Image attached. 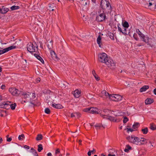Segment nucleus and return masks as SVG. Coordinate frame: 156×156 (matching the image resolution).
Instances as JSON below:
<instances>
[{"mask_svg": "<svg viewBox=\"0 0 156 156\" xmlns=\"http://www.w3.org/2000/svg\"><path fill=\"white\" fill-rule=\"evenodd\" d=\"M37 46L35 43L34 44L30 43L27 44V50L30 52H35L37 50Z\"/></svg>", "mask_w": 156, "mask_h": 156, "instance_id": "nucleus-1", "label": "nucleus"}, {"mask_svg": "<svg viewBox=\"0 0 156 156\" xmlns=\"http://www.w3.org/2000/svg\"><path fill=\"white\" fill-rule=\"evenodd\" d=\"M108 97L110 100L115 101H119L122 99V97L118 94H112L108 93Z\"/></svg>", "mask_w": 156, "mask_h": 156, "instance_id": "nucleus-2", "label": "nucleus"}, {"mask_svg": "<svg viewBox=\"0 0 156 156\" xmlns=\"http://www.w3.org/2000/svg\"><path fill=\"white\" fill-rule=\"evenodd\" d=\"M126 139L129 142L136 145H139L140 140L139 138L131 135V136H127Z\"/></svg>", "mask_w": 156, "mask_h": 156, "instance_id": "nucleus-3", "label": "nucleus"}, {"mask_svg": "<svg viewBox=\"0 0 156 156\" xmlns=\"http://www.w3.org/2000/svg\"><path fill=\"white\" fill-rule=\"evenodd\" d=\"M136 32L140 38V39L144 42L147 43L148 41L149 38L147 36H145L138 29L136 30Z\"/></svg>", "mask_w": 156, "mask_h": 156, "instance_id": "nucleus-4", "label": "nucleus"}, {"mask_svg": "<svg viewBox=\"0 0 156 156\" xmlns=\"http://www.w3.org/2000/svg\"><path fill=\"white\" fill-rule=\"evenodd\" d=\"M9 90L13 95L18 96L20 93V90L15 88H10L9 89Z\"/></svg>", "mask_w": 156, "mask_h": 156, "instance_id": "nucleus-5", "label": "nucleus"}, {"mask_svg": "<svg viewBox=\"0 0 156 156\" xmlns=\"http://www.w3.org/2000/svg\"><path fill=\"white\" fill-rule=\"evenodd\" d=\"M16 48V47L15 46L12 45L11 46H10L7 48H5L2 50H0V55L4 53H5L7 52L9 50H12L13 49H15Z\"/></svg>", "mask_w": 156, "mask_h": 156, "instance_id": "nucleus-6", "label": "nucleus"}, {"mask_svg": "<svg viewBox=\"0 0 156 156\" xmlns=\"http://www.w3.org/2000/svg\"><path fill=\"white\" fill-rule=\"evenodd\" d=\"M103 35V34H101V36L100 35L98 36V37L97 39V43L99 45V46L100 48H102L103 47V44L101 41V39L103 37L102 36Z\"/></svg>", "mask_w": 156, "mask_h": 156, "instance_id": "nucleus-7", "label": "nucleus"}, {"mask_svg": "<svg viewBox=\"0 0 156 156\" xmlns=\"http://www.w3.org/2000/svg\"><path fill=\"white\" fill-rule=\"evenodd\" d=\"M108 67H110L111 69H114L115 68V63L112 59H108Z\"/></svg>", "mask_w": 156, "mask_h": 156, "instance_id": "nucleus-8", "label": "nucleus"}, {"mask_svg": "<svg viewBox=\"0 0 156 156\" xmlns=\"http://www.w3.org/2000/svg\"><path fill=\"white\" fill-rule=\"evenodd\" d=\"M99 110L96 108L90 107V113L94 114H98L99 113L98 112Z\"/></svg>", "mask_w": 156, "mask_h": 156, "instance_id": "nucleus-9", "label": "nucleus"}, {"mask_svg": "<svg viewBox=\"0 0 156 156\" xmlns=\"http://www.w3.org/2000/svg\"><path fill=\"white\" fill-rule=\"evenodd\" d=\"M108 9H109L110 11H108V12H109L110 14L112 16L114 13V8L112 7L111 5L110 4L109 2H108Z\"/></svg>", "mask_w": 156, "mask_h": 156, "instance_id": "nucleus-10", "label": "nucleus"}, {"mask_svg": "<svg viewBox=\"0 0 156 156\" xmlns=\"http://www.w3.org/2000/svg\"><path fill=\"white\" fill-rule=\"evenodd\" d=\"M107 112V109H104L103 111L101 112L100 114V115L103 119H107V115L105 114Z\"/></svg>", "mask_w": 156, "mask_h": 156, "instance_id": "nucleus-11", "label": "nucleus"}, {"mask_svg": "<svg viewBox=\"0 0 156 156\" xmlns=\"http://www.w3.org/2000/svg\"><path fill=\"white\" fill-rule=\"evenodd\" d=\"M105 19V16L103 14H101L97 16L96 20L98 21H101Z\"/></svg>", "mask_w": 156, "mask_h": 156, "instance_id": "nucleus-12", "label": "nucleus"}, {"mask_svg": "<svg viewBox=\"0 0 156 156\" xmlns=\"http://www.w3.org/2000/svg\"><path fill=\"white\" fill-rule=\"evenodd\" d=\"M9 11V9L4 6H2L1 8L0 13L2 14H5Z\"/></svg>", "mask_w": 156, "mask_h": 156, "instance_id": "nucleus-13", "label": "nucleus"}, {"mask_svg": "<svg viewBox=\"0 0 156 156\" xmlns=\"http://www.w3.org/2000/svg\"><path fill=\"white\" fill-rule=\"evenodd\" d=\"M80 93L81 91L77 89L74 91L73 94L76 98H78L80 96Z\"/></svg>", "mask_w": 156, "mask_h": 156, "instance_id": "nucleus-14", "label": "nucleus"}, {"mask_svg": "<svg viewBox=\"0 0 156 156\" xmlns=\"http://www.w3.org/2000/svg\"><path fill=\"white\" fill-rule=\"evenodd\" d=\"M49 57L52 58H56L58 57L55 52L52 50H51L50 51Z\"/></svg>", "mask_w": 156, "mask_h": 156, "instance_id": "nucleus-15", "label": "nucleus"}, {"mask_svg": "<svg viewBox=\"0 0 156 156\" xmlns=\"http://www.w3.org/2000/svg\"><path fill=\"white\" fill-rule=\"evenodd\" d=\"M30 103L32 105H34V104L32 102V101L36 97L35 94L34 93H30Z\"/></svg>", "mask_w": 156, "mask_h": 156, "instance_id": "nucleus-16", "label": "nucleus"}, {"mask_svg": "<svg viewBox=\"0 0 156 156\" xmlns=\"http://www.w3.org/2000/svg\"><path fill=\"white\" fill-rule=\"evenodd\" d=\"M139 139L140 140L139 143V145H141L142 144H144L145 143H147V140L145 139L141 138H139Z\"/></svg>", "mask_w": 156, "mask_h": 156, "instance_id": "nucleus-17", "label": "nucleus"}, {"mask_svg": "<svg viewBox=\"0 0 156 156\" xmlns=\"http://www.w3.org/2000/svg\"><path fill=\"white\" fill-rule=\"evenodd\" d=\"M52 106L56 108L57 109H61L63 108V107L62 105L60 104H56L55 103L53 104Z\"/></svg>", "mask_w": 156, "mask_h": 156, "instance_id": "nucleus-18", "label": "nucleus"}, {"mask_svg": "<svg viewBox=\"0 0 156 156\" xmlns=\"http://www.w3.org/2000/svg\"><path fill=\"white\" fill-rule=\"evenodd\" d=\"M122 26L123 27L124 30V31L126 32V29L128 28L129 27V25L128 23L126 21H125L123 24H122Z\"/></svg>", "mask_w": 156, "mask_h": 156, "instance_id": "nucleus-19", "label": "nucleus"}, {"mask_svg": "<svg viewBox=\"0 0 156 156\" xmlns=\"http://www.w3.org/2000/svg\"><path fill=\"white\" fill-rule=\"evenodd\" d=\"M92 73L93 75L94 76L95 78L97 81H99L100 80V77L96 74V72L94 70L92 71Z\"/></svg>", "mask_w": 156, "mask_h": 156, "instance_id": "nucleus-20", "label": "nucleus"}, {"mask_svg": "<svg viewBox=\"0 0 156 156\" xmlns=\"http://www.w3.org/2000/svg\"><path fill=\"white\" fill-rule=\"evenodd\" d=\"M107 56V54L105 53H100L98 55V56L100 58H105Z\"/></svg>", "mask_w": 156, "mask_h": 156, "instance_id": "nucleus-21", "label": "nucleus"}, {"mask_svg": "<svg viewBox=\"0 0 156 156\" xmlns=\"http://www.w3.org/2000/svg\"><path fill=\"white\" fill-rule=\"evenodd\" d=\"M149 88V87L148 86H144L142 87L140 89V91L141 92H142L144 91H145L147 89H148Z\"/></svg>", "mask_w": 156, "mask_h": 156, "instance_id": "nucleus-22", "label": "nucleus"}, {"mask_svg": "<svg viewBox=\"0 0 156 156\" xmlns=\"http://www.w3.org/2000/svg\"><path fill=\"white\" fill-rule=\"evenodd\" d=\"M23 95V98L24 99H27V98H30V93L29 92L28 93H23L22 94Z\"/></svg>", "mask_w": 156, "mask_h": 156, "instance_id": "nucleus-23", "label": "nucleus"}, {"mask_svg": "<svg viewBox=\"0 0 156 156\" xmlns=\"http://www.w3.org/2000/svg\"><path fill=\"white\" fill-rule=\"evenodd\" d=\"M117 27H118V29L119 31H120L123 34H126V32H125V31H124V30H122V29H121V25L119 23L118 24Z\"/></svg>", "mask_w": 156, "mask_h": 156, "instance_id": "nucleus-24", "label": "nucleus"}, {"mask_svg": "<svg viewBox=\"0 0 156 156\" xmlns=\"http://www.w3.org/2000/svg\"><path fill=\"white\" fill-rule=\"evenodd\" d=\"M153 100L151 98H147L146 99L145 101L146 104H150L152 103L153 102Z\"/></svg>", "mask_w": 156, "mask_h": 156, "instance_id": "nucleus-25", "label": "nucleus"}, {"mask_svg": "<svg viewBox=\"0 0 156 156\" xmlns=\"http://www.w3.org/2000/svg\"><path fill=\"white\" fill-rule=\"evenodd\" d=\"M101 5L102 7L104 6H106L107 7V0H101Z\"/></svg>", "mask_w": 156, "mask_h": 156, "instance_id": "nucleus-26", "label": "nucleus"}, {"mask_svg": "<svg viewBox=\"0 0 156 156\" xmlns=\"http://www.w3.org/2000/svg\"><path fill=\"white\" fill-rule=\"evenodd\" d=\"M10 102L7 101L5 102V108L6 109H8L10 108Z\"/></svg>", "mask_w": 156, "mask_h": 156, "instance_id": "nucleus-27", "label": "nucleus"}, {"mask_svg": "<svg viewBox=\"0 0 156 156\" xmlns=\"http://www.w3.org/2000/svg\"><path fill=\"white\" fill-rule=\"evenodd\" d=\"M43 138V136L41 134H38L37 135L36 139L37 141H40Z\"/></svg>", "mask_w": 156, "mask_h": 156, "instance_id": "nucleus-28", "label": "nucleus"}, {"mask_svg": "<svg viewBox=\"0 0 156 156\" xmlns=\"http://www.w3.org/2000/svg\"><path fill=\"white\" fill-rule=\"evenodd\" d=\"M47 47L49 49H51L52 48V42L51 41H50L47 44Z\"/></svg>", "mask_w": 156, "mask_h": 156, "instance_id": "nucleus-29", "label": "nucleus"}, {"mask_svg": "<svg viewBox=\"0 0 156 156\" xmlns=\"http://www.w3.org/2000/svg\"><path fill=\"white\" fill-rule=\"evenodd\" d=\"M107 91L105 90H103L101 92V97H105L106 98L107 97L106 95ZM105 98L104 97H103Z\"/></svg>", "mask_w": 156, "mask_h": 156, "instance_id": "nucleus-30", "label": "nucleus"}, {"mask_svg": "<svg viewBox=\"0 0 156 156\" xmlns=\"http://www.w3.org/2000/svg\"><path fill=\"white\" fill-rule=\"evenodd\" d=\"M131 147L129 145H128L126 146L124 151L125 152H128L129 150L131 149Z\"/></svg>", "mask_w": 156, "mask_h": 156, "instance_id": "nucleus-31", "label": "nucleus"}, {"mask_svg": "<svg viewBox=\"0 0 156 156\" xmlns=\"http://www.w3.org/2000/svg\"><path fill=\"white\" fill-rule=\"evenodd\" d=\"M43 149V148L41 144H39L38 145L37 151L39 152H40Z\"/></svg>", "mask_w": 156, "mask_h": 156, "instance_id": "nucleus-32", "label": "nucleus"}, {"mask_svg": "<svg viewBox=\"0 0 156 156\" xmlns=\"http://www.w3.org/2000/svg\"><path fill=\"white\" fill-rule=\"evenodd\" d=\"M148 131V129L146 127L144 129H142V132L144 134H147Z\"/></svg>", "mask_w": 156, "mask_h": 156, "instance_id": "nucleus-33", "label": "nucleus"}, {"mask_svg": "<svg viewBox=\"0 0 156 156\" xmlns=\"http://www.w3.org/2000/svg\"><path fill=\"white\" fill-rule=\"evenodd\" d=\"M150 129L152 130H155L156 129V126L153 123L151 124Z\"/></svg>", "mask_w": 156, "mask_h": 156, "instance_id": "nucleus-34", "label": "nucleus"}, {"mask_svg": "<svg viewBox=\"0 0 156 156\" xmlns=\"http://www.w3.org/2000/svg\"><path fill=\"white\" fill-rule=\"evenodd\" d=\"M33 55L37 58H42V57L40 56V54L36 53L34 54Z\"/></svg>", "mask_w": 156, "mask_h": 156, "instance_id": "nucleus-35", "label": "nucleus"}, {"mask_svg": "<svg viewBox=\"0 0 156 156\" xmlns=\"http://www.w3.org/2000/svg\"><path fill=\"white\" fill-rule=\"evenodd\" d=\"M16 106V104L15 103L14 104L10 103V108L12 110H14L15 109Z\"/></svg>", "mask_w": 156, "mask_h": 156, "instance_id": "nucleus-36", "label": "nucleus"}, {"mask_svg": "<svg viewBox=\"0 0 156 156\" xmlns=\"http://www.w3.org/2000/svg\"><path fill=\"white\" fill-rule=\"evenodd\" d=\"M10 8L12 10H14L19 9V7L18 6L14 5L12 6Z\"/></svg>", "mask_w": 156, "mask_h": 156, "instance_id": "nucleus-37", "label": "nucleus"}, {"mask_svg": "<svg viewBox=\"0 0 156 156\" xmlns=\"http://www.w3.org/2000/svg\"><path fill=\"white\" fill-rule=\"evenodd\" d=\"M139 126V124L138 122L135 123L133 125V129H136Z\"/></svg>", "mask_w": 156, "mask_h": 156, "instance_id": "nucleus-38", "label": "nucleus"}, {"mask_svg": "<svg viewBox=\"0 0 156 156\" xmlns=\"http://www.w3.org/2000/svg\"><path fill=\"white\" fill-rule=\"evenodd\" d=\"M108 35L112 40H113L114 39V35L113 34L111 33V32L108 33Z\"/></svg>", "mask_w": 156, "mask_h": 156, "instance_id": "nucleus-39", "label": "nucleus"}, {"mask_svg": "<svg viewBox=\"0 0 156 156\" xmlns=\"http://www.w3.org/2000/svg\"><path fill=\"white\" fill-rule=\"evenodd\" d=\"M99 61L102 63H104L106 64V62H107V59H99Z\"/></svg>", "mask_w": 156, "mask_h": 156, "instance_id": "nucleus-40", "label": "nucleus"}, {"mask_svg": "<svg viewBox=\"0 0 156 156\" xmlns=\"http://www.w3.org/2000/svg\"><path fill=\"white\" fill-rule=\"evenodd\" d=\"M45 112L47 114H49L50 113V110L48 108H46L45 109Z\"/></svg>", "mask_w": 156, "mask_h": 156, "instance_id": "nucleus-41", "label": "nucleus"}, {"mask_svg": "<svg viewBox=\"0 0 156 156\" xmlns=\"http://www.w3.org/2000/svg\"><path fill=\"white\" fill-rule=\"evenodd\" d=\"M5 102H3L2 103L0 104V108H5Z\"/></svg>", "mask_w": 156, "mask_h": 156, "instance_id": "nucleus-42", "label": "nucleus"}, {"mask_svg": "<svg viewBox=\"0 0 156 156\" xmlns=\"http://www.w3.org/2000/svg\"><path fill=\"white\" fill-rule=\"evenodd\" d=\"M128 120V118L126 116H125L123 120V122L124 123H126Z\"/></svg>", "mask_w": 156, "mask_h": 156, "instance_id": "nucleus-43", "label": "nucleus"}, {"mask_svg": "<svg viewBox=\"0 0 156 156\" xmlns=\"http://www.w3.org/2000/svg\"><path fill=\"white\" fill-rule=\"evenodd\" d=\"M25 136L23 134H22L21 135H20L19 136L18 139L20 140H22L23 139L21 138V137L24 138Z\"/></svg>", "mask_w": 156, "mask_h": 156, "instance_id": "nucleus-44", "label": "nucleus"}, {"mask_svg": "<svg viewBox=\"0 0 156 156\" xmlns=\"http://www.w3.org/2000/svg\"><path fill=\"white\" fill-rule=\"evenodd\" d=\"M6 44V43H0V49H3L5 48L4 46Z\"/></svg>", "mask_w": 156, "mask_h": 156, "instance_id": "nucleus-45", "label": "nucleus"}, {"mask_svg": "<svg viewBox=\"0 0 156 156\" xmlns=\"http://www.w3.org/2000/svg\"><path fill=\"white\" fill-rule=\"evenodd\" d=\"M133 37L137 41L138 40V38L137 37V34L135 33H134L133 35Z\"/></svg>", "mask_w": 156, "mask_h": 156, "instance_id": "nucleus-46", "label": "nucleus"}, {"mask_svg": "<svg viewBox=\"0 0 156 156\" xmlns=\"http://www.w3.org/2000/svg\"><path fill=\"white\" fill-rule=\"evenodd\" d=\"M83 111L84 112H89L90 113V108H87L83 109Z\"/></svg>", "mask_w": 156, "mask_h": 156, "instance_id": "nucleus-47", "label": "nucleus"}, {"mask_svg": "<svg viewBox=\"0 0 156 156\" xmlns=\"http://www.w3.org/2000/svg\"><path fill=\"white\" fill-rule=\"evenodd\" d=\"M81 0L82 1V3L83 5H87V0H84V1L83 0Z\"/></svg>", "mask_w": 156, "mask_h": 156, "instance_id": "nucleus-48", "label": "nucleus"}, {"mask_svg": "<svg viewBox=\"0 0 156 156\" xmlns=\"http://www.w3.org/2000/svg\"><path fill=\"white\" fill-rule=\"evenodd\" d=\"M95 127L97 128V129H100V128L101 127V126L99 124H97L95 125Z\"/></svg>", "mask_w": 156, "mask_h": 156, "instance_id": "nucleus-49", "label": "nucleus"}, {"mask_svg": "<svg viewBox=\"0 0 156 156\" xmlns=\"http://www.w3.org/2000/svg\"><path fill=\"white\" fill-rule=\"evenodd\" d=\"M54 4H51L50 6H49V7L51 8L50 9V10H51L52 11H53L54 10V9H53L52 8V7H53L54 6Z\"/></svg>", "mask_w": 156, "mask_h": 156, "instance_id": "nucleus-50", "label": "nucleus"}, {"mask_svg": "<svg viewBox=\"0 0 156 156\" xmlns=\"http://www.w3.org/2000/svg\"><path fill=\"white\" fill-rule=\"evenodd\" d=\"M75 114L77 116V117L79 118L80 117L81 114L79 112L75 113Z\"/></svg>", "mask_w": 156, "mask_h": 156, "instance_id": "nucleus-51", "label": "nucleus"}, {"mask_svg": "<svg viewBox=\"0 0 156 156\" xmlns=\"http://www.w3.org/2000/svg\"><path fill=\"white\" fill-rule=\"evenodd\" d=\"M60 152V151L59 149L58 148H57L55 151V154L56 155L57 154L59 153Z\"/></svg>", "mask_w": 156, "mask_h": 156, "instance_id": "nucleus-52", "label": "nucleus"}, {"mask_svg": "<svg viewBox=\"0 0 156 156\" xmlns=\"http://www.w3.org/2000/svg\"><path fill=\"white\" fill-rule=\"evenodd\" d=\"M127 131L128 133H129V132H132L133 131V129H131L130 128H127Z\"/></svg>", "mask_w": 156, "mask_h": 156, "instance_id": "nucleus-53", "label": "nucleus"}, {"mask_svg": "<svg viewBox=\"0 0 156 156\" xmlns=\"http://www.w3.org/2000/svg\"><path fill=\"white\" fill-rule=\"evenodd\" d=\"M90 126H92V125H90V124H87L86 125L84 126H85V127L86 129H87L88 128H87V127Z\"/></svg>", "mask_w": 156, "mask_h": 156, "instance_id": "nucleus-54", "label": "nucleus"}, {"mask_svg": "<svg viewBox=\"0 0 156 156\" xmlns=\"http://www.w3.org/2000/svg\"><path fill=\"white\" fill-rule=\"evenodd\" d=\"M95 151H96L94 149H93L92 150H90V151L91 152V153H92V154H94Z\"/></svg>", "mask_w": 156, "mask_h": 156, "instance_id": "nucleus-55", "label": "nucleus"}, {"mask_svg": "<svg viewBox=\"0 0 156 156\" xmlns=\"http://www.w3.org/2000/svg\"><path fill=\"white\" fill-rule=\"evenodd\" d=\"M12 140V139L10 137V138H7V141H8V142H10Z\"/></svg>", "mask_w": 156, "mask_h": 156, "instance_id": "nucleus-56", "label": "nucleus"}, {"mask_svg": "<svg viewBox=\"0 0 156 156\" xmlns=\"http://www.w3.org/2000/svg\"><path fill=\"white\" fill-rule=\"evenodd\" d=\"M38 60L40 61L42 64H44V61L43 60V59H38Z\"/></svg>", "mask_w": 156, "mask_h": 156, "instance_id": "nucleus-57", "label": "nucleus"}, {"mask_svg": "<svg viewBox=\"0 0 156 156\" xmlns=\"http://www.w3.org/2000/svg\"><path fill=\"white\" fill-rule=\"evenodd\" d=\"M24 147L25 148L27 149H29L30 148V147L27 145H25L24 146Z\"/></svg>", "mask_w": 156, "mask_h": 156, "instance_id": "nucleus-58", "label": "nucleus"}, {"mask_svg": "<svg viewBox=\"0 0 156 156\" xmlns=\"http://www.w3.org/2000/svg\"><path fill=\"white\" fill-rule=\"evenodd\" d=\"M91 152L90 151V150H89L87 153V154L88 156H90L91 155Z\"/></svg>", "mask_w": 156, "mask_h": 156, "instance_id": "nucleus-59", "label": "nucleus"}, {"mask_svg": "<svg viewBox=\"0 0 156 156\" xmlns=\"http://www.w3.org/2000/svg\"><path fill=\"white\" fill-rule=\"evenodd\" d=\"M5 85H2L1 87V88L2 89H4L5 88Z\"/></svg>", "mask_w": 156, "mask_h": 156, "instance_id": "nucleus-60", "label": "nucleus"}, {"mask_svg": "<svg viewBox=\"0 0 156 156\" xmlns=\"http://www.w3.org/2000/svg\"><path fill=\"white\" fill-rule=\"evenodd\" d=\"M41 79L40 78L38 77L36 79V82L38 83L40 81Z\"/></svg>", "mask_w": 156, "mask_h": 156, "instance_id": "nucleus-61", "label": "nucleus"}, {"mask_svg": "<svg viewBox=\"0 0 156 156\" xmlns=\"http://www.w3.org/2000/svg\"><path fill=\"white\" fill-rule=\"evenodd\" d=\"M33 152L34 153V155H35L36 156H38L37 152L36 151Z\"/></svg>", "mask_w": 156, "mask_h": 156, "instance_id": "nucleus-62", "label": "nucleus"}, {"mask_svg": "<svg viewBox=\"0 0 156 156\" xmlns=\"http://www.w3.org/2000/svg\"><path fill=\"white\" fill-rule=\"evenodd\" d=\"M75 113H72L71 114V117H75Z\"/></svg>", "mask_w": 156, "mask_h": 156, "instance_id": "nucleus-63", "label": "nucleus"}, {"mask_svg": "<svg viewBox=\"0 0 156 156\" xmlns=\"http://www.w3.org/2000/svg\"><path fill=\"white\" fill-rule=\"evenodd\" d=\"M108 156H115L114 154H108Z\"/></svg>", "mask_w": 156, "mask_h": 156, "instance_id": "nucleus-64", "label": "nucleus"}]
</instances>
